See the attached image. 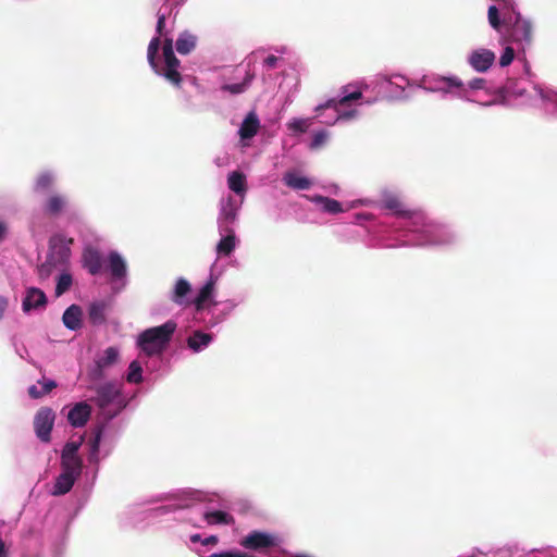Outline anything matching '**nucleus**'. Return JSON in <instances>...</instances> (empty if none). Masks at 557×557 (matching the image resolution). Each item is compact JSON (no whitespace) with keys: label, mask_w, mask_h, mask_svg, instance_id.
Listing matches in <instances>:
<instances>
[{"label":"nucleus","mask_w":557,"mask_h":557,"mask_svg":"<svg viewBox=\"0 0 557 557\" xmlns=\"http://www.w3.org/2000/svg\"><path fill=\"white\" fill-rule=\"evenodd\" d=\"M177 330V322L165 321L162 325L151 326L141 331L137 337V346L146 356L162 355Z\"/></svg>","instance_id":"1"},{"label":"nucleus","mask_w":557,"mask_h":557,"mask_svg":"<svg viewBox=\"0 0 557 557\" xmlns=\"http://www.w3.org/2000/svg\"><path fill=\"white\" fill-rule=\"evenodd\" d=\"M502 7L504 23L510 26L509 38L511 41H524L530 45L532 40V25L530 21L524 20L519 13H516L512 2L503 0Z\"/></svg>","instance_id":"2"},{"label":"nucleus","mask_w":557,"mask_h":557,"mask_svg":"<svg viewBox=\"0 0 557 557\" xmlns=\"http://www.w3.org/2000/svg\"><path fill=\"white\" fill-rule=\"evenodd\" d=\"M162 54L164 59V65L161 67V75L172 83L175 87H181L182 85V74L178 69L181 66V60L174 53L173 50V39L166 38L162 46Z\"/></svg>","instance_id":"3"},{"label":"nucleus","mask_w":557,"mask_h":557,"mask_svg":"<svg viewBox=\"0 0 557 557\" xmlns=\"http://www.w3.org/2000/svg\"><path fill=\"white\" fill-rule=\"evenodd\" d=\"M88 389L94 392L89 400L97 405L101 410H106L108 406L116 403L121 396V388L113 381H107L102 384L89 385Z\"/></svg>","instance_id":"4"},{"label":"nucleus","mask_w":557,"mask_h":557,"mask_svg":"<svg viewBox=\"0 0 557 557\" xmlns=\"http://www.w3.org/2000/svg\"><path fill=\"white\" fill-rule=\"evenodd\" d=\"M55 420V413L52 408L42 407L37 410L33 420L34 429L40 442L49 443L51 432Z\"/></svg>","instance_id":"5"},{"label":"nucleus","mask_w":557,"mask_h":557,"mask_svg":"<svg viewBox=\"0 0 557 557\" xmlns=\"http://www.w3.org/2000/svg\"><path fill=\"white\" fill-rule=\"evenodd\" d=\"M239 544L246 549L264 550L278 545V537L265 531L252 530L240 540Z\"/></svg>","instance_id":"6"},{"label":"nucleus","mask_w":557,"mask_h":557,"mask_svg":"<svg viewBox=\"0 0 557 557\" xmlns=\"http://www.w3.org/2000/svg\"><path fill=\"white\" fill-rule=\"evenodd\" d=\"M120 360V350L115 346H109L104 349L101 356L95 360L92 369L88 371V377L90 381H100L106 376V369L116 364Z\"/></svg>","instance_id":"7"},{"label":"nucleus","mask_w":557,"mask_h":557,"mask_svg":"<svg viewBox=\"0 0 557 557\" xmlns=\"http://www.w3.org/2000/svg\"><path fill=\"white\" fill-rule=\"evenodd\" d=\"M73 240V238H66L64 235H54L49 242L50 258L55 263H66L71 256Z\"/></svg>","instance_id":"8"},{"label":"nucleus","mask_w":557,"mask_h":557,"mask_svg":"<svg viewBox=\"0 0 557 557\" xmlns=\"http://www.w3.org/2000/svg\"><path fill=\"white\" fill-rule=\"evenodd\" d=\"M91 416V406L86 401L74 404L69 410L67 420L74 428H83Z\"/></svg>","instance_id":"9"},{"label":"nucleus","mask_w":557,"mask_h":557,"mask_svg":"<svg viewBox=\"0 0 557 557\" xmlns=\"http://www.w3.org/2000/svg\"><path fill=\"white\" fill-rule=\"evenodd\" d=\"M47 305V297L45 292L38 289V287H29L26 290V296L22 301V310L24 312H29L32 310H38V308H44Z\"/></svg>","instance_id":"10"},{"label":"nucleus","mask_w":557,"mask_h":557,"mask_svg":"<svg viewBox=\"0 0 557 557\" xmlns=\"http://www.w3.org/2000/svg\"><path fill=\"white\" fill-rule=\"evenodd\" d=\"M67 206V196L62 194H52L45 200L44 210L46 214L57 216L64 213Z\"/></svg>","instance_id":"11"},{"label":"nucleus","mask_w":557,"mask_h":557,"mask_svg":"<svg viewBox=\"0 0 557 557\" xmlns=\"http://www.w3.org/2000/svg\"><path fill=\"white\" fill-rule=\"evenodd\" d=\"M494 60L495 53H493L490 49L474 50L473 53L470 54L471 65L474 67V70L480 71L481 73L488 70L494 63Z\"/></svg>","instance_id":"12"},{"label":"nucleus","mask_w":557,"mask_h":557,"mask_svg":"<svg viewBox=\"0 0 557 557\" xmlns=\"http://www.w3.org/2000/svg\"><path fill=\"white\" fill-rule=\"evenodd\" d=\"M260 127V120L256 112H249L239 126V137L246 140V138H252L257 135Z\"/></svg>","instance_id":"13"},{"label":"nucleus","mask_w":557,"mask_h":557,"mask_svg":"<svg viewBox=\"0 0 557 557\" xmlns=\"http://www.w3.org/2000/svg\"><path fill=\"white\" fill-rule=\"evenodd\" d=\"M84 267L90 274H98L102 268V258L98 249L86 248L83 252Z\"/></svg>","instance_id":"14"},{"label":"nucleus","mask_w":557,"mask_h":557,"mask_svg":"<svg viewBox=\"0 0 557 557\" xmlns=\"http://www.w3.org/2000/svg\"><path fill=\"white\" fill-rule=\"evenodd\" d=\"M82 318H83V310L82 307L77 305H71L65 310L62 320L67 327V330L76 331L79 330L82 326Z\"/></svg>","instance_id":"15"},{"label":"nucleus","mask_w":557,"mask_h":557,"mask_svg":"<svg viewBox=\"0 0 557 557\" xmlns=\"http://www.w3.org/2000/svg\"><path fill=\"white\" fill-rule=\"evenodd\" d=\"M237 216V208L234 199L228 198L223 205L218 222L222 230H230V225L234 223Z\"/></svg>","instance_id":"16"},{"label":"nucleus","mask_w":557,"mask_h":557,"mask_svg":"<svg viewBox=\"0 0 557 557\" xmlns=\"http://www.w3.org/2000/svg\"><path fill=\"white\" fill-rule=\"evenodd\" d=\"M38 384L41 385L40 388L36 384L29 385L28 387V395L33 399L42 398V396H46L47 394L51 393V391H53L58 386L55 380L46 377L38 380Z\"/></svg>","instance_id":"17"},{"label":"nucleus","mask_w":557,"mask_h":557,"mask_svg":"<svg viewBox=\"0 0 557 557\" xmlns=\"http://www.w3.org/2000/svg\"><path fill=\"white\" fill-rule=\"evenodd\" d=\"M197 36L184 30L176 39V50L180 54H188L196 49Z\"/></svg>","instance_id":"18"},{"label":"nucleus","mask_w":557,"mask_h":557,"mask_svg":"<svg viewBox=\"0 0 557 557\" xmlns=\"http://www.w3.org/2000/svg\"><path fill=\"white\" fill-rule=\"evenodd\" d=\"M75 480L65 470H62L61 474L55 478V483L52 488V495L60 496L69 493L74 484Z\"/></svg>","instance_id":"19"},{"label":"nucleus","mask_w":557,"mask_h":557,"mask_svg":"<svg viewBox=\"0 0 557 557\" xmlns=\"http://www.w3.org/2000/svg\"><path fill=\"white\" fill-rule=\"evenodd\" d=\"M283 182L285 185L292 187L296 190H306L311 186V181L306 178V176L297 175L296 172H286L283 176Z\"/></svg>","instance_id":"20"},{"label":"nucleus","mask_w":557,"mask_h":557,"mask_svg":"<svg viewBox=\"0 0 557 557\" xmlns=\"http://www.w3.org/2000/svg\"><path fill=\"white\" fill-rule=\"evenodd\" d=\"M109 268L112 276L115 278L124 277L126 274V263L116 251L109 253Z\"/></svg>","instance_id":"21"},{"label":"nucleus","mask_w":557,"mask_h":557,"mask_svg":"<svg viewBox=\"0 0 557 557\" xmlns=\"http://www.w3.org/2000/svg\"><path fill=\"white\" fill-rule=\"evenodd\" d=\"M61 467L76 481L83 471V460L79 456L61 458Z\"/></svg>","instance_id":"22"},{"label":"nucleus","mask_w":557,"mask_h":557,"mask_svg":"<svg viewBox=\"0 0 557 557\" xmlns=\"http://www.w3.org/2000/svg\"><path fill=\"white\" fill-rule=\"evenodd\" d=\"M161 39L159 36H154L151 41L148 45L147 49V59L149 62V65L152 67L153 72L162 75V69H160L158 62H157V55L160 49Z\"/></svg>","instance_id":"23"},{"label":"nucleus","mask_w":557,"mask_h":557,"mask_svg":"<svg viewBox=\"0 0 557 557\" xmlns=\"http://www.w3.org/2000/svg\"><path fill=\"white\" fill-rule=\"evenodd\" d=\"M225 232L226 235L216 245V253L228 256L236 247V235L234 230H225Z\"/></svg>","instance_id":"24"},{"label":"nucleus","mask_w":557,"mask_h":557,"mask_svg":"<svg viewBox=\"0 0 557 557\" xmlns=\"http://www.w3.org/2000/svg\"><path fill=\"white\" fill-rule=\"evenodd\" d=\"M383 206L385 209L392 210L394 214L398 216H407L410 219V216H413L414 212H411V210L405 209L403 202L396 196H387L385 199H383Z\"/></svg>","instance_id":"25"},{"label":"nucleus","mask_w":557,"mask_h":557,"mask_svg":"<svg viewBox=\"0 0 557 557\" xmlns=\"http://www.w3.org/2000/svg\"><path fill=\"white\" fill-rule=\"evenodd\" d=\"M203 519L208 524H234V516L223 510L207 511Z\"/></svg>","instance_id":"26"},{"label":"nucleus","mask_w":557,"mask_h":557,"mask_svg":"<svg viewBox=\"0 0 557 557\" xmlns=\"http://www.w3.org/2000/svg\"><path fill=\"white\" fill-rule=\"evenodd\" d=\"M212 335L207 332L195 331L191 336L187 339V345L190 349L198 351L211 343Z\"/></svg>","instance_id":"27"},{"label":"nucleus","mask_w":557,"mask_h":557,"mask_svg":"<svg viewBox=\"0 0 557 557\" xmlns=\"http://www.w3.org/2000/svg\"><path fill=\"white\" fill-rule=\"evenodd\" d=\"M360 98H362L361 91H354V92H350V94H346V96L342 97L337 101L334 98L333 99H329L325 103H322L321 106L317 107L315 111L317 112H321V110H323V109L337 108L338 104L341 107H344V104L349 103L350 100H357V99H360Z\"/></svg>","instance_id":"28"},{"label":"nucleus","mask_w":557,"mask_h":557,"mask_svg":"<svg viewBox=\"0 0 557 557\" xmlns=\"http://www.w3.org/2000/svg\"><path fill=\"white\" fill-rule=\"evenodd\" d=\"M213 290H214V281H212V278H210V281H208L205 284V286H202L199 289V292L194 300L196 310H198V311L202 310V308L206 305V302L208 301V299L211 298Z\"/></svg>","instance_id":"29"},{"label":"nucleus","mask_w":557,"mask_h":557,"mask_svg":"<svg viewBox=\"0 0 557 557\" xmlns=\"http://www.w3.org/2000/svg\"><path fill=\"white\" fill-rule=\"evenodd\" d=\"M189 292H191L190 283H188L186 278L180 277L175 284V288L172 295V301L176 304H184L185 297Z\"/></svg>","instance_id":"30"},{"label":"nucleus","mask_w":557,"mask_h":557,"mask_svg":"<svg viewBox=\"0 0 557 557\" xmlns=\"http://www.w3.org/2000/svg\"><path fill=\"white\" fill-rule=\"evenodd\" d=\"M313 200L315 201V203L321 205L322 210L326 211V213L336 214V213H341V211H343V205L341 202H338V200H336V199L326 198V196L319 195V196H315L313 198Z\"/></svg>","instance_id":"31"},{"label":"nucleus","mask_w":557,"mask_h":557,"mask_svg":"<svg viewBox=\"0 0 557 557\" xmlns=\"http://www.w3.org/2000/svg\"><path fill=\"white\" fill-rule=\"evenodd\" d=\"M89 320L95 325L106 321V305L102 301L92 302L89 306Z\"/></svg>","instance_id":"32"},{"label":"nucleus","mask_w":557,"mask_h":557,"mask_svg":"<svg viewBox=\"0 0 557 557\" xmlns=\"http://www.w3.org/2000/svg\"><path fill=\"white\" fill-rule=\"evenodd\" d=\"M228 187L236 193H245L246 190V176L243 172L233 171L228 175Z\"/></svg>","instance_id":"33"},{"label":"nucleus","mask_w":557,"mask_h":557,"mask_svg":"<svg viewBox=\"0 0 557 557\" xmlns=\"http://www.w3.org/2000/svg\"><path fill=\"white\" fill-rule=\"evenodd\" d=\"M54 184V176L49 171L41 172L35 184V190L46 191L52 188Z\"/></svg>","instance_id":"34"},{"label":"nucleus","mask_w":557,"mask_h":557,"mask_svg":"<svg viewBox=\"0 0 557 557\" xmlns=\"http://www.w3.org/2000/svg\"><path fill=\"white\" fill-rule=\"evenodd\" d=\"M127 381L138 384L143 381V368L138 360H133L128 364Z\"/></svg>","instance_id":"35"},{"label":"nucleus","mask_w":557,"mask_h":557,"mask_svg":"<svg viewBox=\"0 0 557 557\" xmlns=\"http://www.w3.org/2000/svg\"><path fill=\"white\" fill-rule=\"evenodd\" d=\"M72 285V275L69 272H63L58 276L55 284V294L57 296H61L65 292H69Z\"/></svg>","instance_id":"36"},{"label":"nucleus","mask_w":557,"mask_h":557,"mask_svg":"<svg viewBox=\"0 0 557 557\" xmlns=\"http://www.w3.org/2000/svg\"><path fill=\"white\" fill-rule=\"evenodd\" d=\"M488 22L493 29L502 30V25L504 23V18H500V10L497 5L488 7Z\"/></svg>","instance_id":"37"},{"label":"nucleus","mask_w":557,"mask_h":557,"mask_svg":"<svg viewBox=\"0 0 557 557\" xmlns=\"http://www.w3.org/2000/svg\"><path fill=\"white\" fill-rule=\"evenodd\" d=\"M252 81V76H247L245 82L243 83H236V84H226L223 89L228 90L231 94H240L244 92V90L249 87L250 83Z\"/></svg>","instance_id":"38"},{"label":"nucleus","mask_w":557,"mask_h":557,"mask_svg":"<svg viewBox=\"0 0 557 557\" xmlns=\"http://www.w3.org/2000/svg\"><path fill=\"white\" fill-rule=\"evenodd\" d=\"M310 126L309 120H302V117H295L288 123V128L293 132L306 133Z\"/></svg>","instance_id":"39"},{"label":"nucleus","mask_w":557,"mask_h":557,"mask_svg":"<svg viewBox=\"0 0 557 557\" xmlns=\"http://www.w3.org/2000/svg\"><path fill=\"white\" fill-rule=\"evenodd\" d=\"M81 443L77 442H67L65 446H63L61 458H69L78 456Z\"/></svg>","instance_id":"40"},{"label":"nucleus","mask_w":557,"mask_h":557,"mask_svg":"<svg viewBox=\"0 0 557 557\" xmlns=\"http://www.w3.org/2000/svg\"><path fill=\"white\" fill-rule=\"evenodd\" d=\"M55 262L53 259L50 258V253L48 256V259L45 263H41L38 268V273L40 277H49L52 273L53 267Z\"/></svg>","instance_id":"41"},{"label":"nucleus","mask_w":557,"mask_h":557,"mask_svg":"<svg viewBox=\"0 0 557 557\" xmlns=\"http://www.w3.org/2000/svg\"><path fill=\"white\" fill-rule=\"evenodd\" d=\"M329 133L326 131L315 132L312 136L311 148H320L326 143Z\"/></svg>","instance_id":"42"},{"label":"nucleus","mask_w":557,"mask_h":557,"mask_svg":"<svg viewBox=\"0 0 557 557\" xmlns=\"http://www.w3.org/2000/svg\"><path fill=\"white\" fill-rule=\"evenodd\" d=\"M515 59V50L511 48V46H507L504 49V53L499 60V63L502 66H506L512 63Z\"/></svg>","instance_id":"43"},{"label":"nucleus","mask_w":557,"mask_h":557,"mask_svg":"<svg viewBox=\"0 0 557 557\" xmlns=\"http://www.w3.org/2000/svg\"><path fill=\"white\" fill-rule=\"evenodd\" d=\"M207 557H249V554L242 550H223L222 553H213Z\"/></svg>","instance_id":"44"},{"label":"nucleus","mask_w":557,"mask_h":557,"mask_svg":"<svg viewBox=\"0 0 557 557\" xmlns=\"http://www.w3.org/2000/svg\"><path fill=\"white\" fill-rule=\"evenodd\" d=\"M166 25V15L165 14H158V20H157V33L158 35L157 36H161L162 35V32L164 29Z\"/></svg>","instance_id":"45"},{"label":"nucleus","mask_w":557,"mask_h":557,"mask_svg":"<svg viewBox=\"0 0 557 557\" xmlns=\"http://www.w3.org/2000/svg\"><path fill=\"white\" fill-rule=\"evenodd\" d=\"M100 440H101V429H98L96 434H95V437L92 440V443H91L92 451L94 453H98Z\"/></svg>","instance_id":"46"},{"label":"nucleus","mask_w":557,"mask_h":557,"mask_svg":"<svg viewBox=\"0 0 557 557\" xmlns=\"http://www.w3.org/2000/svg\"><path fill=\"white\" fill-rule=\"evenodd\" d=\"M277 61L278 58H276L275 54H270L264 59V64L270 69H274V66L277 64Z\"/></svg>","instance_id":"47"},{"label":"nucleus","mask_w":557,"mask_h":557,"mask_svg":"<svg viewBox=\"0 0 557 557\" xmlns=\"http://www.w3.org/2000/svg\"><path fill=\"white\" fill-rule=\"evenodd\" d=\"M448 87H462V83L459 78L450 77L444 78Z\"/></svg>","instance_id":"48"},{"label":"nucleus","mask_w":557,"mask_h":557,"mask_svg":"<svg viewBox=\"0 0 557 557\" xmlns=\"http://www.w3.org/2000/svg\"><path fill=\"white\" fill-rule=\"evenodd\" d=\"M8 310V298L0 296V320L3 318L4 312Z\"/></svg>","instance_id":"49"},{"label":"nucleus","mask_w":557,"mask_h":557,"mask_svg":"<svg viewBox=\"0 0 557 557\" xmlns=\"http://www.w3.org/2000/svg\"><path fill=\"white\" fill-rule=\"evenodd\" d=\"M218 541V535H210L209 537L202 540V545H216Z\"/></svg>","instance_id":"50"},{"label":"nucleus","mask_w":557,"mask_h":557,"mask_svg":"<svg viewBox=\"0 0 557 557\" xmlns=\"http://www.w3.org/2000/svg\"><path fill=\"white\" fill-rule=\"evenodd\" d=\"M484 79L483 78H475L473 79L471 83H470V86L471 88L473 89H479V88H482L483 87V84H484Z\"/></svg>","instance_id":"51"},{"label":"nucleus","mask_w":557,"mask_h":557,"mask_svg":"<svg viewBox=\"0 0 557 557\" xmlns=\"http://www.w3.org/2000/svg\"><path fill=\"white\" fill-rule=\"evenodd\" d=\"M8 233V226L0 220V240H3Z\"/></svg>","instance_id":"52"},{"label":"nucleus","mask_w":557,"mask_h":557,"mask_svg":"<svg viewBox=\"0 0 557 557\" xmlns=\"http://www.w3.org/2000/svg\"><path fill=\"white\" fill-rule=\"evenodd\" d=\"M5 556H7L5 544H4L3 540L0 539V557H5Z\"/></svg>","instance_id":"53"},{"label":"nucleus","mask_w":557,"mask_h":557,"mask_svg":"<svg viewBox=\"0 0 557 557\" xmlns=\"http://www.w3.org/2000/svg\"><path fill=\"white\" fill-rule=\"evenodd\" d=\"M190 541H191V543H199V541L202 543L200 534H191Z\"/></svg>","instance_id":"54"},{"label":"nucleus","mask_w":557,"mask_h":557,"mask_svg":"<svg viewBox=\"0 0 557 557\" xmlns=\"http://www.w3.org/2000/svg\"><path fill=\"white\" fill-rule=\"evenodd\" d=\"M354 114H355V111L347 112V113H344L343 115H341L339 117H351V116H354Z\"/></svg>","instance_id":"55"},{"label":"nucleus","mask_w":557,"mask_h":557,"mask_svg":"<svg viewBox=\"0 0 557 557\" xmlns=\"http://www.w3.org/2000/svg\"><path fill=\"white\" fill-rule=\"evenodd\" d=\"M296 557H307L306 555H297Z\"/></svg>","instance_id":"56"}]
</instances>
